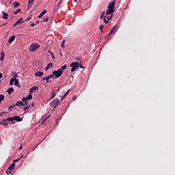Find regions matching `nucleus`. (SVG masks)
Returning a JSON list of instances; mask_svg holds the SVG:
<instances>
[{
	"label": "nucleus",
	"instance_id": "obj_1",
	"mask_svg": "<svg viewBox=\"0 0 175 175\" xmlns=\"http://www.w3.org/2000/svg\"><path fill=\"white\" fill-rule=\"evenodd\" d=\"M65 69H66V66H62V68H59L57 70H54L53 72H52V74L51 75L52 76V79H58V77H61Z\"/></svg>",
	"mask_w": 175,
	"mask_h": 175
},
{
	"label": "nucleus",
	"instance_id": "obj_2",
	"mask_svg": "<svg viewBox=\"0 0 175 175\" xmlns=\"http://www.w3.org/2000/svg\"><path fill=\"white\" fill-rule=\"evenodd\" d=\"M116 5V0L110 2L108 5V10H107V14L109 13H114V5Z\"/></svg>",
	"mask_w": 175,
	"mask_h": 175
},
{
	"label": "nucleus",
	"instance_id": "obj_3",
	"mask_svg": "<svg viewBox=\"0 0 175 175\" xmlns=\"http://www.w3.org/2000/svg\"><path fill=\"white\" fill-rule=\"evenodd\" d=\"M40 47V45H39V44H37L36 42H33L29 47V51H31V53H33V51H36V50H38V49H39Z\"/></svg>",
	"mask_w": 175,
	"mask_h": 175
},
{
	"label": "nucleus",
	"instance_id": "obj_4",
	"mask_svg": "<svg viewBox=\"0 0 175 175\" xmlns=\"http://www.w3.org/2000/svg\"><path fill=\"white\" fill-rule=\"evenodd\" d=\"M58 103H59V98H55L50 103V106H51V107H53V109H55V107H57V106H58Z\"/></svg>",
	"mask_w": 175,
	"mask_h": 175
},
{
	"label": "nucleus",
	"instance_id": "obj_5",
	"mask_svg": "<svg viewBox=\"0 0 175 175\" xmlns=\"http://www.w3.org/2000/svg\"><path fill=\"white\" fill-rule=\"evenodd\" d=\"M16 167V163H12L6 170L7 174H12V170Z\"/></svg>",
	"mask_w": 175,
	"mask_h": 175
},
{
	"label": "nucleus",
	"instance_id": "obj_6",
	"mask_svg": "<svg viewBox=\"0 0 175 175\" xmlns=\"http://www.w3.org/2000/svg\"><path fill=\"white\" fill-rule=\"evenodd\" d=\"M23 23H25V21H24L23 18H21L14 24V27H16V25H21V24H23Z\"/></svg>",
	"mask_w": 175,
	"mask_h": 175
},
{
	"label": "nucleus",
	"instance_id": "obj_7",
	"mask_svg": "<svg viewBox=\"0 0 175 175\" xmlns=\"http://www.w3.org/2000/svg\"><path fill=\"white\" fill-rule=\"evenodd\" d=\"M0 125H4V126H6L7 125H9V122H8V119H3L0 122Z\"/></svg>",
	"mask_w": 175,
	"mask_h": 175
},
{
	"label": "nucleus",
	"instance_id": "obj_8",
	"mask_svg": "<svg viewBox=\"0 0 175 175\" xmlns=\"http://www.w3.org/2000/svg\"><path fill=\"white\" fill-rule=\"evenodd\" d=\"M16 77H18V75H17V74H16L14 77L10 80V85H13L14 81L16 80Z\"/></svg>",
	"mask_w": 175,
	"mask_h": 175
},
{
	"label": "nucleus",
	"instance_id": "obj_9",
	"mask_svg": "<svg viewBox=\"0 0 175 175\" xmlns=\"http://www.w3.org/2000/svg\"><path fill=\"white\" fill-rule=\"evenodd\" d=\"M70 66H82L81 62H75L70 64Z\"/></svg>",
	"mask_w": 175,
	"mask_h": 175
},
{
	"label": "nucleus",
	"instance_id": "obj_10",
	"mask_svg": "<svg viewBox=\"0 0 175 175\" xmlns=\"http://www.w3.org/2000/svg\"><path fill=\"white\" fill-rule=\"evenodd\" d=\"M37 90H39V88L38 86H33L29 89V93L33 94L34 91H36Z\"/></svg>",
	"mask_w": 175,
	"mask_h": 175
},
{
	"label": "nucleus",
	"instance_id": "obj_11",
	"mask_svg": "<svg viewBox=\"0 0 175 175\" xmlns=\"http://www.w3.org/2000/svg\"><path fill=\"white\" fill-rule=\"evenodd\" d=\"M110 14H111V13L107 14V11L106 15L104 16L107 18V20H108V21H109V20H111V17H113V14H111V15H110Z\"/></svg>",
	"mask_w": 175,
	"mask_h": 175
},
{
	"label": "nucleus",
	"instance_id": "obj_12",
	"mask_svg": "<svg viewBox=\"0 0 175 175\" xmlns=\"http://www.w3.org/2000/svg\"><path fill=\"white\" fill-rule=\"evenodd\" d=\"M46 13H47V10H43V12H42L40 15L38 16V18H42V17H43Z\"/></svg>",
	"mask_w": 175,
	"mask_h": 175
},
{
	"label": "nucleus",
	"instance_id": "obj_13",
	"mask_svg": "<svg viewBox=\"0 0 175 175\" xmlns=\"http://www.w3.org/2000/svg\"><path fill=\"white\" fill-rule=\"evenodd\" d=\"M50 79H53V77L51 75H49L46 77H44L42 80H46V83H50Z\"/></svg>",
	"mask_w": 175,
	"mask_h": 175
},
{
	"label": "nucleus",
	"instance_id": "obj_14",
	"mask_svg": "<svg viewBox=\"0 0 175 175\" xmlns=\"http://www.w3.org/2000/svg\"><path fill=\"white\" fill-rule=\"evenodd\" d=\"M2 14L3 18H4V20H8V17H9V14L5 12V11H2Z\"/></svg>",
	"mask_w": 175,
	"mask_h": 175
},
{
	"label": "nucleus",
	"instance_id": "obj_15",
	"mask_svg": "<svg viewBox=\"0 0 175 175\" xmlns=\"http://www.w3.org/2000/svg\"><path fill=\"white\" fill-rule=\"evenodd\" d=\"M5 59V51H2L1 52L0 61L2 62Z\"/></svg>",
	"mask_w": 175,
	"mask_h": 175
},
{
	"label": "nucleus",
	"instance_id": "obj_16",
	"mask_svg": "<svg viewBox=\"0 0 175 175\" xmlns=\"http://www.w3.org/2000/svg\"><path fill=\"white\" fill-rule=\"evenodd\" d=\"M13 120H16L17 122H20L23 120V118H20V116H14L13 117Z\"/></svg>",
	"mask_w": 175,
	"mask_h": 175
},
{
	"label": "nucleus",
	"instance_id": "obj_17",
	"mask_svg": "<svg viewBox=\"0 0 175 175\" xmlns=\"http://www.w3.org/2000/svg\"><path fill=\"white\" fill-rule=\"evenodd\" d=\"M14 91V89L13 88H9L7 90V92H8V95H11L12 92H13Z\"/></svg>",
	"mask_w": 175,
	"mask_h": 175
},
{
	"label": "nucleus",
	"instance_id": "obj_18",
	"mask_svg": "<svg viewBox=\"0 0 175 175\" xmlns=\"http://www.w3.org/2000/svg\"><path fill=\"white\" fill-rule=\"evenodd\" d=\"M16 39V36H12L8 40V43H13Z\"/></svg>",
	"mask_w": 175,
	"mask_h": 175
},
{
	"label": "nucleus",
	"instance_id": "obj_19",
	"mask_svg": "<svg viewBox=\"0 0 175 175\" xmlns=\"http://www.w3.org/2000/svg\"><path fill=\"white\" fill-rule=\"evenodd\" d=\"M35 76H37V77H40L41 76H43V72L38 71L35 73Z\"/></svg>",
	"mask_w": 175,
	"mask_h": 175
},
{
	"label": "nucleus",
	"instance_id": "obj_20",
	"mask_svg": "<svg viewBox=\"0 0 175 175\" xmlns=\"http://www.w3.org/2000/svg\"><path fill=\"white\" fill-rule=\"evenodd\" d=\"M15 106H17L18 107L19 106H24V102L23 101H17Z\"/></svg>",
	"mask_w": 175,
	"mask_h": 175
},
{
	"label": "nucleus",
	"instance_id": "obj_21",
	"mask_svg": "<svg viewBox=\"0 0 175 175\" xmlns=\"http://www.w3.org/2000/svg\"><path fill=\"white\" fill-rule=\"evenodd\" d=\"M14 8H18V6H20V3L18 2V1H14L13 3H12Z\"/></svg>",
	"mask_w": 175,
	"mask_h": 175
},
{
	"label": "nucleus",
	"instance_id": "obj_22",
	"mask_svg": "<svg viewBox=\"0 0 175 175\" xmlns=\"http://www.w3.org/2000/svg\"><path fill=\"white\" fill-rule=\"evenodd\" d=\"M14 81V85H16V87L20 88V83L18 82V79L15 78Z\"/></svg>",
	"mask_w": 175,
	"mask_h": 175
},
{
	"label": "nucleus",
	"instance_id": "obj_23",
	"mask_svg": "<svg viewBox=\"0 0 175 175\" xmlns=\"http://www.w3.org/2000/svg\"><path fill=\"white\" fill-rule=\"evenodd\" d=\"M3 100H5V96L0 94V103H2Z\"/></svg>",
	"mask_w": 175,
	"mask_h": 175
},
{
	"label": "nucleus",
	"instance_id": "obj_24",
	"mask_svg": "<svg viewBox=\"0 0 175 175\" xmlns=\"http://www.w3.org/2000/svg\"><path fill=\"white\" fill-rule=\"evenodd\" d=\"M55 90H53L52 92V97L51 98V99H54V98H55V96L57 95V92H55Z\"/></svg>",
	"mask_w": 175,
	"mask_h": 175
},
{
	"label": "nucleus",
	"instance_id": "obj_25",
	"mask_svg": "<svg viewBox=\"0 0 175 175\" xmlns=\"http://www.w3.org/2000/svg\"><path fill=\"white\" fill-rule=\"evenodd\" d=\"M26 99L31 100V99H32V94L29 93V95L27 96Z\"/></svg>",
	"mask_w": 175,
	"mask_h": 175
},
{
	"label": "nucleus",
	"instance_id": "obj_26",
	"mask_svg": "<svg viewBox=\"0 0 175 175\" xmlns=\"http://www.w3.org/2000/svg\"><path fill=\"white\" fill-rule=\"evenodd\" d=\"M35 0H29L27 3V8H31V3H33Z\"/></svg>",
	"mask_w": 175,
	"mask_h": 175
},
{
	"label": "nucleus",
	"instance_id": "obj_27",
	"mask_svg": "<svg viewBox=\"0 0 175 175\" xmlns=\"http://www.w3.org/2000/svg\"><path fill=\"white\" fill-rule=\"evenodd\" d=\"M14 107H16V105H12L9 107L8 110L10 111H12V109H14Z\"/></svg>",
	"mask_w": 175,
	"mask_h": 175
},
{
	"label": "nucleus",
	"instance_id": "obj_28",
	"mask_svg": "<svg viewBox=\"0 0 175 175\" xmlns=\"http://www.w3.org/2000/svg\"><path fill=\"white\" fill-rule=\"evenodd\" d=\"M29 107H31L30 105H27L24 109V111H27V110H28V109H29Z\"/></svg>",
	"mask_w": 175,
	"mask_h": 175
},
{
	"label": "nucleus",
	"instance_id": "obj_29",
	"mask_svg": "<svg viewBox=\"0 0 175 175\" xmlns=\"http://www.w3.org/2000/svg\"><path fill=\"white\" fill-rule=\"evenodd\" d=\"M7 121L8 122L9 121L10 122H13L14 120L13 118H8Z\"/></svg>",
	"mask_w": 175,
	"mask_h": 175
},
{
	"label": "nucleus",
	"instance_id": "obj_30",
	"mask_svg": "<svg viewBox=\"0 0 175 175\" xmlns=\"http://www.w3.org/2000/svg\"><path fill=\"white\" fill-rule=\"evenodd\" d=\"M21 12V9H18L14 12V14H17Z\"/></svg>",
	"mask_w": 175,
	"mask_h": 175
},
{
	"label": "nucleus",
	"instance_id": "obj_31",
	"mask_svg": "<svg viewBox=\"0 0 175 175\" xmlns=\"http://www.w3.org/2000/svg\"><path fill=\"white\" fill-rule=\"evenodd\" d=\"M43 20H44V23H46V22H47V21H49V17H48V16H44V17L43 18Z\"/></svg>",
	"mask_w": 175,
	"mask_h": 175
},
{
	"label": "nucleus",
	"instance_id": "obj_32",
	"mask_svg": "<svg viewBox=\"0 0 175 175\" xmlns=\"http://www.w3.org/2000/svg\"><path fill=\"white\" fill-rule=\"evenodd\" d=\"M61 47H62V49L65 47V40H64L62 43L61 44Z\"/></svg>",
	"mask_w": 175,
	"mask_h": 175
},
{
	"label": "nucleus",
	"instance_id": "obj_33",
	"mask_svg": "<svg viewBox=\"0 0 175 175\" xmlns=\"http://www.w3.org/2000/svg\"><path fill=\"white\" fill-rule=\"evenodd\" d=\"M116 27H113V29H111V31L108 33V36H110L111 33H113V32H114V29Z\"/></svg>",
	"mask_w": 175,
	"mask_h": 175
},
{
	"label": "nucleus",
	"instance_id": "obj_34",
	"mask_svg": "<svg viewBox=\"0 0 175 175\" xmlns=\"http://www.w3.org/2000/svg\"><path fill=\"white\" fill-rule=\"evenodd\" d=\"M76 69H77V66H72V68H71V72H75Z\"/></svg>",
	"mask_w": 175,
	"mask_h": 175
},
{
	"label": "nucleus",
	"instance_id": "obj_35",
	"mask_svg": "<svg viewBox=\"0 0 175 175\" xmlns=\"http://www.w3.org/2000/svg\"><path fill=\"white\" fill-rule=\"evenodd\" d=\"M23 157V156L20 158V159H14L13 161V163H16V162H18V161H20V159Z\"/></svg>",
	"mask_w": 175,
	"mask_h": 175
},
{
	"label": "nucleus",
	"instance_id": "obj_36",
	"mask_svg": "<svg viewBox=\"0 0 175 175\" xmlns=\"http://www.w3.org/2000/svg\"><path fill=\"white\" fill-rule=\"evenodd\" d=\"M106 17L105 16H104V18H103V20H104V22L105 23V24H107V23H109V20H106Z\"/></svg>",
	"mask_w": 175,
	"mask_h": 175
},
{
	"label": "nucleus",
	"instance_id": "obj_37",
	"mask_svg": "<svg viewBox=\"0 0 175 175\" xmlns=\"http://www.w3.org/2000/svg\"><path fill=\"white\" fill-rule=\"evenodd\" d=\"M105 16V12H103L102 13H101V15H100V18H103V16Z\"/></svg>",
	"mask_w": 175,
	"mask_h": 175
},
{
	"label": "nucleus",
	"instance_id": "obj_38",
	"mask_svg": "<svg viewBox=\"0 0 175 175\" xmlns=\"http://www.w3.org/2000/svg\"><path fill=\"white\" fill-rule=\"evenodd\" d=\"M103 27H105L103 25H101L100 26L99 29L101 30V32H102V31H103Z\"/></svg>",
	"mask_w": 175,
	"mask_h": 175
},
{
	"label": "nucleus",
	"instance_id": "obj_39",
	"mask_svg": "<svg viewBox=\"0 0 175 175\" xmlns=\"http://www.w3.org/2000/svg\"><path fill=\"white\" fill-rule=\"evenodd\" d=\"M22 100L23 102H25L26 100H27V97H23Z\"/></svg>",
	"mask_w": 175,
	"mask_h": 175
},
{
	"label": "nucleus",
	"instance_id": "obj_40",
	"mask_svg": "<svg viewBox=\"0 0 175 175\" xmlns=\"http://www.w3.org/2000/svg\"><path fill=\"white\" fill-rule=\"evenodd\" d=\"M31 16H29L26 18V21H29V20H31Z\"/></svg>",
	"mask_w": 175,
	"mask_h": 175
},
{
	"label": "nucleus",
	"instance_id": "obj_41",
	"mask_svg": "<svg viewBox=\"0 0 175 175\" xmlns=\"http://www.w3.org/2000/svg\"><path fill=\"white\" fill-rule=\"evenodd\" d=\"M46 66H53V63H49L46 65Z\"/></svg>",
	"mask_w": 175,
	"mask_h": 175
},
{
	"label": "nucleus",
	"instance_id": "obj_42",
	"mask_svg": "<svg viewBox=\"0 0 175 175\" xmlns=\"http://www.w3.org/2000/svg\"><path fill=\"white\" fill-rule=\"evenodd\" d=\"M50 66H46V68H45V70H49V69H50Z\"/></svg>",
	"mask_w": 175,
	"mask_h": 175
},
{
	"label": "nucleus",
	"instance_id": "obj_43",
	"mask_svg": "<svg viewBox=\"0 0 175 175\" xmlns=\"http://www.w3.org/2000/svg\"><path fill=\"white\" fill-rule=\"evenodd\" d=\"M2 77H3V75L1 72H0V79H2Z\"/></svg>",
	"mask_w": 175,
	"mask_h": 175
},
{
	"label": "nucleus",
	"instance_id": "obj_44",
	"mask_svg": "<svg viewBox=\"0 0 175 175\" xmlns=\"http://www.w3.org/2000/svg\"><path fill=\"white\" fill-rule=\"evenodd\" d=\"M51 55H52L51 57L53 58V59H55L54 54H53V53H51Z\"/></svg>",
	"mask_w": 175,
	"mask_h": 175
},
{
	"label": "nucleus",
	"instance_id": "obj_45",
	"mask_svg": "<svg viewBox=\"0 0 175 175\" xmlns=\"http://www.w3.org/2000/svg\"><path fill=\"white\" fill-rule=\"evenodd\" d=\"M19 150H23V144H21L19 147Z\"/></svg>",
	"mask_w": 175,
	"mask_h": 175
},
{
	"label": "nucleus",
	"instance_id": "obj_46",
	"mask_svg": "<svg viewBox=\"0 0 175 175\" xmlns=\"http://www.w3.org/2000/svg\"><path fill=\"white\" fill-rule=\"evenodd\" d=\"M62 1H63V0H59V5H61V3H62Z\"/></svg>",
	"mask_w": 175,
	"mask_h": 175
},
{
	"label": "nucleus",
	"instance_id": "obj_47",
	"mask_svg": "<svg viewBox=\"0 0 175 175\" xmlns=\"http://www.w3.org/2000/svg\"><path fill=\"white\" fill-rule=\"evenodd\" d=\"M57 92H59V88L56 90V94Z\"/></svg>",
	"mask_w": 175,
	"mask_h": 175
},
{
	"label": "nucleus",
	"instance_id": "obj_48",
	"mask_svg": "<svg viewBox=\"0 0 175 175\" xmlns=\"http://www.w3.org/2000/svg\"><path fill=\"white\" fill-rule=\"evenodd\" d=\"M31 27H35V23H31Z\"/></svg>",
	"mask_w": 175,
	"mask_h": 175
},
{
	"label": "nucleus",
	"instance_id": "obj_49",
	"mask_svg": "<svg viewBox=\"0 0 175 175\" xmlns=\"http://www.w3.org/2000/svg\"><path fill=\"white\" fill-rule=\"evenodd\" d=\"M27 102H28V100H27L25 102V104H24L25 106H27Z\"/></svg>",
	"mask_w": 175,
	"mask_h": 175
},
{
	"label": "nucleus",
	"instance_id": "obj_50",
	"mask_svg": "<svg viewBox=\"0 0 175 175\" xmlns=\"http://www.w3.org/2000/svg\"><path fill=\"white\" fill-rule=\"evenodd\" d=\"M81 69H85V67L84 66H80Z\"/></svg>",
	"mask_w": 175,
	"mask_h": 175
},
{
	"label": "nucleus",
	"instance_id": "obj_51",
	"mask_svg": "<svg viewBox=\"0 0 175 175\" xmlns=\"http://www.w3.org/2000/svg\"><path fill=\"white\" fill-rule=\"evenodd\" d=\"M68 92H69V90H68V91L66 92L64 96H66V94H68Z\"/></svg>",
	"mask_w": 175,
	"mask_h": 175
},
{
	"label": "nucleus",
	"instance_id": "obj_52",
	"mask_svg": "<svg viewBox=\"0 0 175 175\" xmlns=\"http://www.w3.org/2000/svg\"><path fill=\"white\" fill-rule=\"evenodd\" d=\"M36 24H39V21H36Z\"/></svg>",
	"mask_w": 175,
	"mask_h": 175
},
{
	"label": "nucleus",
	"instance_id": "obj_53",
	"mask_svg": "<svg viewBox=\"0 0 175 175\" xmlns=\"http://www.w3.org/2000/svg\"><path fill=\"white\" fill-rule=\"evenodd\" d=\"M48 53H50L51 54V51H49Z\"/></svg>",
	"mask_w": 175,
	"mask_h": 175
},
{
	"label": "nucleus",
	"instance_id": "obj_54",
	"mask_svg": "<svg viewBox=\"0 0 175 175\" xmlns=\"http://www.w3.org/2000/svg\"><path fill=\"white\" fill-rule=\"evenodd\" d=\"M75 99H76V97H74V98H73V100H75Z\"/></svg>",
	"mask_w": 175,
	"mask_h": 175
},
{
	"label": "nucleus",
	"instance_id": "obj_55",
	"mask_svg": "<svg viewBox=\"0 0 175 175\" xmlns=\"http://www.w3.org/2000/svg\"><path fill=\"white\" fill-rule=\"evenodd\" d=\"M3 25H6V23H3Z\"/></svg>",
	"mask_w": 175,
	"mask_h": 175
},
{
	"label": "nucleus",
	"instance_id": "obj_56",
	"mask_svg": "<svg viewBox=\"0 0 175 175\" xmlns=\"http://www.w3.org/2000/svg\"><path fill=\"white\" fill-rule=\"evenodd\" d=\"M77 59L79 61V59H80V58L77 57Z\"/></svg>",
	"mask_w": 175,
	"mask_h": 175
},
{
	"label": "nucleus",
	"instance_id": "obj_57",
	"mask_svg": "<svg viewBox=\"0 0 175 175\" xmlns=\"http://www.w3.org/2000/svg\"><path fill=\"white\" fill-rule=\"evenodd\" d=\"M75 1V2H77V0H74Z\"/></svg>",
	"mask_w": 175,
	"mask_h": 175
},
{
	"label": "nucleus",
	"instance_id": "obj_58",
	"mask_svg": "<svg viewBox=\"0 0 175 175\" xmlns=\"http://www.w3.org/2000/svg\"><path fill=\"white\" fill-rule=\"evenodd\" d=\"M63 66H66V64H64Z\"/></svg>",
	"mask_w": 175,
	"mask_h": 175
},
{
	"label": "nucleus",
	"instance_id": "obj_59",
	"mask_svg": "<svg viewBox=\"0 0 175 175\" xmlns=\"http://www.w3.org/2000/svg\"><path fill=\"white\" fill-rule=\"evenodd\" d=\"M31 106H33V103L31 104Z\"/></svg>",
	"mask_w": 175,
	"mask_h": 175
},
{
	"label": "nucleus",
	"instance_id": "obj_60",
	"mask_svg": "<svg viewBox=\"0 0 175 175\" xmlns=\"http://www.w3.org/2000/svg\"><path fill=\"white\" fill-rule=\"evenodd\" d=\"M0 116H2V113H0Z\"/></svg>",
	"mask_w": 175,
	"mask_h": 175
},
{
	"label": "nucleus",
	"instance_id": "obj_61",
	"mask_svg": "<svg viewBox=\"0 0 175 175\" xmlns=\"http://www.w3.org/2000/svg\"><path fill=\"white\" fill-rule=\"evenodd\" d=\"M60 54L62 55V53H60Z\"/></svg>",
	"mask_w": 175,
	"mask_h": 175
}]
</instances>
